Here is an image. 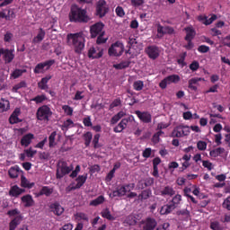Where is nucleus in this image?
<instances>
[{"instance_id": "f257e3e1", "label": "nucleus", "mask_w": 230, "mask_h": 230, "mask_svg": "<svg viewBox=\"0 0 230 230\" xmlns=\"http://www.w3.org/2000/svg\"><path fill=\"white\" fill-rule=\"evenodd\" d=\"M66 42L68 46L74 48L75 53L80 55L85 48V38L84 37V32L67 34Z\"/></svg>"}, {"instance_id": "f03ea898", "label": "nucleus", "mask_w": 230, "mask_h": 230, "mask_svg": "<svg viewBox=\"0 0 230 230\" xmlns=\"http://www.w3.org/2000/svg\"><path fill=\"white\" fill-rule=\"evenodd\" d=\"M70 22H87L91 21L89 15H87V10L79 7L76 4H73L68 14Z\"/></svg>"}, {"instance_id": "7ed1b4c3", "label": "nucleus", "mask_w": 230, "mask_h": 230, "mask_svg": "<svg viewBox=\"0 0 230 230\" xmlns=\"http://www.w3.org/2000/svg\"><path fill=\"white\" fill-rule=\"evenodd\" d=\"M73 170H75L73 164L67 165V162L59 160L57 167L56 178L63 179L66 175H69Z\"/></svg>"}, {"instance_id": "20e7f679", "label": "nucleus", "mask_w": 230, "mask_h": 230, "mask_svg": "<svg viewBox=\"0 0 230 230\" xmlns=\"http://www.w3.org/2000/svg\"><path fill=\"white\" fill-rule=\"evenodd\" d=\"M53 116V111H51V108L48 105H43L38 108L36 112V118L39 121H44L48 123L49 121V117Z\"/></svg>"}, {"instance_id": "39448f33", "label": "nucleus", "mask_w": 230, "mask_h": 230, "mask_svg": "<svg viewBox=\"0 0 230 230\" xmlns=\"http://www.w3.org/2000/svg\"><path fill=\"white\" fill-rule=\"evenodd\" d=\"M181 82V76L179 75H171L164 78L160 83H159V87L160 89H166L168 85L171 84H179Z\"/></svg>"}, {"instance_id": "423d86ee", "label": "nucleus", "mask_w": 230, "mask_h": 230, "mask_svg": "<svg viewBox=\"0 0 230 230\" xmlns=\"http://www.w3.org/2000/svg\"><path fill=\"white\" fill-rule=\"evenodd\" d=\"M110 57H121L123 55V43L116 41L108 49Z\"/></svg>"}, {"instance_id": "0eeeda50", "label": "nucleus", "mask_w": 230, "mask_h": 230, "mask_svg": "<svg viewBox=\"0 0 230 230\" xmlns=\"http://www.w3.org/2000/svg\"><path fill=\"white\" fill-rule=\"evenodd\" d=\"M145 53L151 60H157L161 55V49L155 45H149L145 49Z\"/></svg>"}, {"instance_id": "6e6552de", "label": "nucleus", "mask_w": 230, "mask_h": 230, "mask_svg": "<svg viewBox=\"0 0 230 230\" xmlns=\"http://www.w3.org/2000/svg\"><path fill=\"white\" fill-rule=\"evenodd\" d=\"M132 121H134V116L132 115L122 119L119 123L113 128V132H115V134H120V132H123L125 128H127L128 123H132Z\"/></svg>"}, {"instance_id": "1a4fd4ad", "label": "nucleus", "mask_w": 230, "mask_h": 230, "mask_svg": "<svg viewBox=\"0 0 230 230\" xmlns=\"http://www.w3.org/2000/svg\"><path fill=\"white\" fill-rule=\"evenodd\" d=\"M109 13V5H107V2H98L95 9V15L99 17V19H103Z\"/></svg>"}, {"instance_id": "9d476101", "label": "nucleus", "mask_w": 230, "mask_h": 230, "mask_svg": "<svg viewBox=\"0 0 230 230\" xmlns=\"http://www.w3.org/2000/svg\"><path fill=\"white\" fill-rule=\"evenodd\" d=\"M103 57V48L93 46L91 47L88 50V58H92V60L102 58Z\"/></svg>"}, {"instance_id": "9b49d317", "label": "nucleus", "mask_w": 230, "mask_h": 230, "mask_svg": "<svg viewBox=\"0 0 230 230\" xmlns=\"http://www.w3.org/2000/svg\"><path fill=\"white\" fill-rule=\"evenodd\" d=\"M103 28H105V24L102 22H98L95 24L92 25L90 27V33L92 36V39H96L98 35L103 33Z\"/></svg>"}, {"instance_id": "f8f14e48", "label": "nucleus", "mask_w": 230, "mask_h": 230, "mask_svg": "<svg viewBox=\"0 0 230 230\" xmlns=\"http://www.w3.org/2000/svg\"><path fill=\"white\" fill-rule=\"evenodd\" d=\"M135 114L143 123H152V114L150 112L136 111Z\"/></svg>"}, {"instance_id": "ddd939ff", "label": "nucleus", "mask_w": 230, "mask_h": 230, "mask_svg": "<svg viewBox=\"0 0 230 230\" xmlns=\"http://www.w3.org/2000/svg\"><path fill=\"white\" fill-rule=\"evenodd\" d=\"M0 19H5V21H13V19H15L13 9L6 8L0 11Z\"/></svg>"}, {"instance_id": "4468645a", "label": "nucleus", "mask_w": 230, "mask_h": 230, "mask_svg": "<svg viewBox=\"0 0 230 230\" xmlns=\"http://www.w3.org/2000/svg\"><path fill=\"white\" fill-rule=\"evenodd\" d=\"M136 188V183H126L123 185H119V190L120 191V195L122 197L127 196L130 191H132Z\"/></svg>"}, {"instance_id": "2eb2a0df", "label": "nucleus", "mask_w": 230, "mask_h": 230, "mask_svg": "<svg viewBox=\"0 0 230 230\" xmlns=\"http://www.w3.org/2000/svg\"><path fill=\"white\" fill-rule=\"evenodd\" d=\"M19 114H21V110L19 108H16L9 118V123L11 125H15L17 123L22 122V119H19Z\"/></svg>"}, {"instance_id": "dca6fc26", "label": "nucleus", "mask_w": 230, "mask_h": 230, "mask_svg": "<svg viewBox=\"0 0 230 230\" xmlns=\"http://www.w3.org/2000/svg\"><path fill=\"white\" fill-rule=\"evenodd\" d=\"M50 210L57 217H60L64 213V207L60 205L58 202H54L50 204Z\"/></svg>"}, {"instance_id": "f3484780", "label": "nucleus", "mask_w": 230, "mask_h": 230, "mask_svg": "<svg viewBox=\"0 0 230 230\" xmlns=\"http://www.w3.org/2000/svg\"><path fill=\"white\" fill-rule=\"evenodd\" d=\"M143 230H155L157 226V221L152 217H147L144 221Z\"/></svg>"}, {"instance_id": "a211bd4d", "label": "nucleus", "mask_w": 230, "mask_h": 230, "mask_svg": "<svg viewBox=\"0 0 230 230\" xmlns=\"http://www.w3.org/2000/svg\"><path fill=\"white\" fill-rule=\"evenodd\" d=\"M53 188L49 186H43L39 192H37L35 195L36 197H42L45 195V197H51L53 195Z\"/></svg>"}, {"instance_id": "6ab92c4d", "label": "nucleus", "mask_w": 230, "mask_h": 230, "mask_svg": "<svg viewBox=\"0 0 230 230\" xmlns=\"http://www.w3.org/2000/svg\"><path fill=\"white\" fill-rule=\"evenodd\" d=\"M49 80H51V75H47L41 78V80L38 83L39 89H40L41 91H46V93H48V89H49L48 82H49Z\"/></svg>"}, {"instance_id": "aec40b11", "label": "nucleus", "mask_w": 230, "mask_h": 230, "mask_svg": "<svg viewBox=\"0 0 230 230\" xmlns=\"http://www.w3.org/2000/svg\"><path fill=\"white\" fill-rule=\"evenodd\" d=\"M22 204H24V208H31L35 205V200H33V197L30 194H26L21 198Z\"/></svg>"}, {"instance_id": "412c9836", "label": "nucleus", "mask_w": 230, "mask_h": 230, "mask_svg": "<svg viewBox=\"0 0 230 230\" xmlns=\"http://www.w3.org/2000/svg\"><path fill=\"white\" fill-rule=\"evenodd\" d=\"M35 136L31 133L24 135L21 139V146L28 147L30 145H31V140H33Z\"/></svg>"}, {"instance_id": "4be33fe9", "label": "nucleus", "mask_w": 230, "mask_h": 230, "mask_svg": "<svg viewBox=\"0 0 230 230\" xmlns=\"http://www.w3.org/2000/svg\"><path fill=\"white\" fill-rule=\"evenodd\" d=\"M21 222H22V215L14 217V218H13L9 223V230L17 229V226H21Z\"/></svg>"}, {"instance_id": "5701e85b", "label": "nucleus", "mask_w": 230, "mask_h": 230, "mask_svg": "<svg viewBox=\"0 0 230 230\" xmlns=\"http://www.w3.org/2000/svg\"><path fill=\"white\" fill-rule=\"evenodd\" d=\"M160 195L162 197H173L175 195V190H173V187L167 185L160 190Z\"/></svg>"}, {"instance_id": "b1692460", "label": "nucleus", "mask_w": 230, "mask_h": 230, "mask_svg": "<svg viewBox=\"0 0 230 230\" xmlns=\"http://www.w3.org/2000/svg\"><path fill=\"white\" fill-rule=\"evenodd\" d=\"M46 37V31L44 29L40 28L38 31V34L36 37L33 38L32 43L39 44V42H42Z\"/></svg>"}, {"instance_id": "393cba45", "label": "nucleus", "mask_w": 230, "mask_h": 230, "mask_svg": "<svg viewBox=\"0 0 230 230\" xmlns=\"http://www.w3.org/2000/svg\"><path fill=\"white\" fill-rule=\"evenodd\" d=\"M24 189H21L19 188V186L14 185L13 187H11L10 190H9V195L10 197H19V195H22V193H24Z\"/></svg>"}, {"instance_id": "a878e982", "label": "nucleus", "mask_w": 230, "mask_h": 230, "mask_svg": "<svg viewBox=\"0 0 230 230\" xmlns=\"http://www.w3.org/2000/svg\"><path fill=\"white\" fill-rule=\"evenodd\" d=\"M10 111V101L1 98L0 99V113L8 112Z\"/></svg>"}, {"instance_id": "bb28decb", "label": "nucleus", "mask_w": 230, "mask_h": 230, "mask_svg": "<svg viewBox=\"0 0 230 230\" xmlns=\"http://www.w3.org/2000/svg\"><path fill=\"white\" fill-rule=\"evenodd\" d=\"M127 116V113L125 111H120L117 114H115L110 120L111 125H116L119 121V119H122Z\"/></svg>"}, {"instance_id": "cd10ccee", "label": "nucleus", "mask_w": 230, "mask_h": 230, "mask_svg": "<svg viewBox=\"0 0 230 230\" xmlns=\"http://www.w3.org/2000/svg\"><path fill=\"white\" fill-rule=\"evenodd\" d=\"M20 172H21V167H19V165H14L11 167L8 171L9 177L11 179H17L19 177Z\"/></svg>"}, {"instance_id": "c85d7f7f", "label": "nucleus", "mask_w": 230, "mask_h": 230, "mask_svg": "<svg viewBox=\"0 0 230 230\" xmlns=\"http://www.w3.org/2000/svg\"><path fill=\"white\" fill-rule=\"evenodd\" d=\"M150 197H152V190L150 189L142 190L141 193L137 196L138 200H141V202H143V200H148Z\"/></svg>"}, {"instance_id": "c756f323", "label": "nucleus", "mask_w": 230, "mask_h": 230, "mask_svg": "<svg viewBox=\"0 0 230 230\" xmlns=\"http://www.w3.org/2000/svg\"><path fill=\"white\" fill-rule=\"evenodd\" d=\"M184 30L186 31L185 40H191L192 39H195L197 32L193 27H186Z\"/></svg>"}, {"instance_id": "7c9ffc66", "label": "nucleus", "mask_w": 230, "mask_h": 230, "mask_svg": "<svg viewBox=\"0 0 230 230\" xmlns=\"http://www.w3.org/2000/svg\"><path fill=\"white\" fill-rule=\"evenodd\" d=\"M173 209H175V206H172L170 203L164 205L160 208V215H170Z\"/></svg>"}, {"instance_id": "2f4dec72", "label": "nucleus", "mask_w": 230, "mask_h": 230, "mask_svg": "<svg viewBox=\"0 0 230 230\" xmlns=\"http://www.w3.org/2000/svg\"><path fill=\"white\" fill-rule=\"evenodd\" d=\"M204 78L202 77H194L189 80V89H191V91H197L196 84H199V82H202Z\"/></svg>"}, {"instance_id": "473e14b6", "label": "nucleus", "mask_w": 230, "mask_h": 230, "mask_svg": "<svg viewBox=\"0 0 230 230\" xmlns=\"http://www.w3.org/2000/svg\"><path fill=\"white\" fill-rule=\"evenodd\" d=\"M83 139L84 141V146H91V142L93 141V133L91 131H87L86 133H84L83 135Z\"/></svg>"}, {"instance_id": "72a5a7b5", "label": "nucleus", "mask_w": 230, "mask_h": 230, "mask_svg": "<svg viewBox=\"0 0 230 230\" xmlns=\"http://www.w3.org/2000/svg\"><path fill=\"white\" fill-rule=\"evenodd\" d=\"M226 152V149L224 147H217L216 149H213L209 152L210 157H218L222 155Z\"/></svg>"}, {"instance_id": "f704fd0d", "label": "nucleus", "mask_w": 230, "mask_h": 230, "mask_svg": "<svg viewBox=\"0 0 230 230\" xmlns=\"http://www.w3.org/2000/svg\"><path fill=\"white\" fill-rule=\"evenodd\" d=\"M33 186H35L34 182L30 183V181H28V179H26V177H24V176L21 177V187L22 188H29V190H31V188H33Z\"/></svg>"}, {"instance_id": "c9c22d12", "label": "nucleus", "mask_w": 230, "mask_h": 230, "mask_svg": "<svg viewBox=\"0 0 230 230\" xmlns=\"http://www.w3.org/2000/svg\"><path fill=\"white\" fill-rule=\"evenodd\" d=\"M172 137H182V125L177 126L172 132Z\"/></svg>"}, {"instance_id": "e433bc0d", "label": "nucleus", "mask_w": 230, "mask_h": 230, "mask_svg": "<svg viewBox=\"0 0 230 230\" xmlns=\"http://www.w3.org/2000/svg\"><path fill=\"white\" fill-rule=\"evenodd\" d=\"M76 184L75 186H77V188L80 190V188H82V186H84V184H85L86 181H87V174L84 175H79L76 178Z\"/></svg>"}, {"instance_id": "4c0bfd02", "label": "nucleus", "mask_w": 230, "mask_h": 230, "mask_svg": "<svg viewBox=\"0 0 230 230\" xmlns=\"http://www.w3.org/2000/svg\"><path fill=\"white\" fill-rule=\"evenodd\" d=\"M181 200H182V196H181V194H176L169 204L174 206V209H176L179 204H181Z\"/></svg>"}, {"instance_id": "58836bf2", "label": "nucleus", "mask_w": 230, "mask_h": 230, "mask_svg": "<svg viewBox=\"0 0 230 230\" xmlns=\"http://www.w3.org/2000/svg\"><path fill=\"white\" fill-rule=\"evenodd\" d=\"M130 66V60L121 61L119 64L113 65L114 69H127V67H129Z\"/></svg>"}, {"instance_id": "ea45409f", "label": "nucleus", "mask_w": 230, "mask_h": 230, "mask_svg": "<svg viewBox=\"0 0 230 230\" xmlns=\"http://www.w3.org/2000/svg\"><path fill=\"white\" fill-rule=\"evenodd\" d=\"M105 202V197L103 195L98 196L95 199L90 202V206H100V204H103Z\"/></svg>"}, {"instance_id": "a19ab883", "label": "nucleus", "mask_w": 230, "mask_h": 230, "mask_svg": "<svg viewBox=\"0 0 230 230\" xmlns=\"http://www.w3.org/2000/svg\"><path fill=\"white\" fill-rule=\"evenodd\" d=\"M26 87H28L26 81H22L13 87V93H18L19 89H24Z\"/></svg>"}, {"instance_id": "79ce46f5", "label": "nucleus", "mask_w": 230, "mask_h": 230, "mask_svg": "<svg viewBox=\"0 0 230 230\" xmlns=\"http://www.w3.org/2000/svg\"><path fill=\"white\" fill-rule=\"evenodd\" d=\"M144 87H145V83L141 80H137L133 83V89L135 91H143Z\"/></svg>"}, {"instance_id": "37998d69", "label": "nucleus", "mask_w": 230, "mask_h": 230, "mask_svg": "<svg viewBox=\"0 0 230 230\" xmlns=\"http://www.w3.org/2000/svg\"><path fill=\"white\" fill-rule=\"evenodd\" d=\"M48 100V97H46V94L37 95L36 97L32 98L31 102H35V103H42Z\"/></svg>"}, {"instance_id": "c03bdc74", "label": "nucleus", "mask_w": 230, "mask_h": 230, "mask_svg": "<svg viewBox=\"0 0 230 230\" xmlns=\"http://www.w3.org/2000/svg\"><path fill=\"white\" fill-rule=\"evenodd\" d=\"M26 73V69H15L12 74V78L17 79L19 76H22Z\"/></svg>"}, {"instance_id": "a18cd8bd", "label": "nucleus", "mask_w": 230, "mask_h": 230, "mask_svg": "<svg viewBox=\"0 0 230 230\" xmlns=\"http://www.w3.org/2000/svg\"><path fill=\"white\" fill-rule=\"evenodd\" d=\"M44 68H45L44 62H41L36 65L33 72L35 75H40V73H44Z\"/></svg>"}, {"instance_id": "49530a36", "label": "nucleus", "mask_w": 230, "mask_h": 230, "mask_svg": "<svg viewBox=\"0 0 230 230\" xmlns=\"http://www.w3.org/2000/svg\"><path fill=\"white\" fill-rule=\"evenodd\" d=\"M57 137V131H53L49 137V146L53 148L55 146V139Z\"/></svg>"}, {"instance_id": "de8ad7c7", "label": "nucleus", "mask_w": 230, "mask_h": 230, "mask_svg": "<svg viewBox=\"0 0 230 230\" xmlns=\"http://www.w3.org/2000/svg\"><path fill=\"white\" fill-rule=\"evenodd\" d=\"M186 52H183L181 54L179 55V58L177 59V62L180 66H182V67H184V66H186V62H184V60H186Z\"/></svg>"}, {"instance_id": "09e8293b", "label": "nucleus", "mask_w": 230, "mask_h": 230, "mask_svg": "<svg viewBox=\"0 0 230 230\" xmlns=\"http://www.w3.org/2000/svg\"><path fill=\"white\" fill-rule=\"evenodd\" d=\"M163 134H164V132H163V130H159L158 132L155 133L152 137L153 143H155V144L159 143V141L161 139L160 137H161V136H163Z\"/></svg>"}, {"instance_id": "8fccbe9b", "label": "nucleus", "mask_w": 230, "mask_h": 230, "mask_svg": "<svg viewBox=\"0 0 230 230\" xmlns=\"http://www.w3.org/2000/svg\"><path fill=\"white\" fill-rule=\"evenodd\" d=\"M102 217L107 220H114V217H112L109 208H106L103 212H102Z\"/></svg>"}, {"instance_id": "3c124183", "label": "nucleus", "mask_w": 230, "mask_h": 230, "mask_svg": "<svg viewBox=\"0 0 230 230\" xmlns=\"http://www.w3.org/2000/svg\"><path fill=\"white\" fill-rule=\"evenodd\" d=\"M100 137L101 135L100 134H95L93 136V148H100Z\"/></svg>"}, {"instance_id": "603ef678", "label": "nucleus", "mask_w": 230, "mask_h": 230, "mask_svg": "<svg viewBox=\"0 0 230 230\" xmlns=\"http://www.w3.org/2000/svg\"><path fill=\"white\" fill-rule=\"evenodd\" d=\"M197 148H198V150L204 152V150H206V148H208V143H206V141L199 140L197 143Z\"/></svg>"}, {"instance_id": "864d4df0", "label": "nucleus", "mask_w": 230, "mask_h": 230, "mask_svg": "<svg viewBox=\"0 0 230 230\" xmlns=\"http://www.w3.org/2000/svg\"><path fill=\"white\" fill-rule=\"evenodd\" d=\"M190 71H197L199 67H200V64L199 63V61L194 60L191 62V64L189 66Z\"/></svg>"}, {"instance_id": "5fc2aeb1", "label": "nucleus", "mask_w": 230, "mask_h": 230, "mask_svg": "<svg viewBox=\"0 0 230 230\" xmlns=\"http://www.w3.org/2000/svg\"><path fill=\"white\" fill-rule=\"evenodd\" d=\"M54 64H55V59H49V60L43 62L45 71H49V69L51 68V66H53Z\"/></svg>"}, {"instance_id": "6e6d98bb", "label": "nucleus", "mask_w": 230, "mask_h": 230, "mask_svg": "<svg viewBox=\"0 0 230 230\" xmlns=\"http://www.w3.org/2000/svg\"><path fill=\"white\" fill-rule=\"evenodd\" d=\"M62 111H64V112H65V114H66V116H71L73 114V108L69 105H63Z\"/></svg>"}, {"instance_id": "4d7b16f0", "label": "nucleus", "mask_w": 230, "mask_h": 230, "mask_svg": "<svg viewBox=\"0 0 230 230\" xmlns=\"http://www.w3.org/2000/svg\"><path fill=\"white\" fill-rule=\"evenodd\" d=\"M110 199H114L116 197H123L121 195V192L119 190V187L116 189V190H113L111 193L109 194Z\"/></svg>"}, {"instance_id": "13d9d810", "label": "nucleus", "mask_w": 230, "mask_h": 230, "mask_svg": "<svg viewBox=\"0 0 230 230\" xmlns=\"http://www.w3.org/2000/svg\"><path fill=\"white\" fill-rule=\"evenodd\" d=\"M103 35H105V32L99 34L96 40L97 44H105L107 42V38H103Z\"/></svg>"}, {"instance_id": "bf43d9fd", "label": "nucleus", "mask_w": 230, "mask_h": 230, "mask_svg": "<svg viewBox=\"0 0 230 230\" xmlns=\"http://www.w3.org/2000/svg\"><path fill=\"white\" fill-rule=\"evenodd\" d=\"M210 229L212 230H222V226L218 221H214L210 223Z\"/></svg>"}, {"instance_id": "052dcab7", "label": "nucleus", "mask_w": 230, "mask_h": 230, "mask_svg": "<svg viewBox=\"0 0 230 230\" xmlns=\"http://www.w3.org/2000/svg\"><path fill=\"white\" fill-rule=\"evenodd\" d=\"M13 39V33L10 31H6L5 34L4 35V40L5 42H12Z\"/></svg>"}, {"instance_id": "680f3d73", "label": "nucleus", "mask_w": 230, "mask_h": 230, "mask_svg": "<svg viewBox=\"0 0 230 230\" xmlns=\"http://www.w3.org/2000/svg\"><path fill=\"white\" fill-rule=\"evenodd\" d=\"M121 105V99L117 98L115 99L110 105V109H114L115 107H119Z\"/></svg>"}, {"instance_id": "e2e57ef3", "label": "nucleus", "mask_w": 230, "mask_h": 230, "mask_svg": "<svg viewBox=\"0 0 230 230\" xmlns=\"http://www.w3.org/2000/svg\"><path fill=\"white\" fill-rule=\"evenodd\" d=\"M73 120L71 119H68L63 123L62 129L64 130V128H70V127H73Z\"/></svg>"}, {"instance_id": "0e129e2a", "label": "nucleus", "mask_w": 230, "mask_h": 230, "mask_svg": "<svg viewBox=\"0 0 230 230\" xmlns=\"http://www.w3.org/2000/svg\"><path fill=\"white\" fill-rule=\"evenodd\" d=\"M224 209L230 211V196H228L222 204Z\"/></svg>"}, {"instance_id": "69168bd1", "label": "nucleus", "mask_w": 230, "mask_h": 230, "mask_svg": "<svg viewBox=\"0 0 230 230\" xmlns=\"http://www.w3.org/2000/svg\"><path fill=\"white\" fill-rule=\"evenodd\" d=\"M24 154H26L27 157H33V155L37 154V150H33L31 147H30L29 149L24 150Z\"/></svg>"}, {"instance_id": "338daca9", "label": "nucleus", "mask_w": 230, "mask_h": 230, "mask_svg": "<svg viewBox=\"0 0 230 230\" xmlns=\"http://www.w3.org/2000/svg\"><path fill=\"white\" fill-rule=\"evenodd\" d=\"M8 217H19V215H21V211H19V209L14 208L12 210H9L7 212Z\"/></svg>"}, {"instance_id": "774afa93", "label": "nucleus", "mask_w": 230, "mask_h": 230, "mask_svg": "<svg viewBox=\"0 0 230 230\" xmlns=\"http://www.w3.org/2000/svg\"><path fill=\"white\" fill-rule=\"evenodd\" d=\"M198 51H199V53H208L209 47H208L206 45H200L198 48Z\"/></svg>"}]
</instances>
